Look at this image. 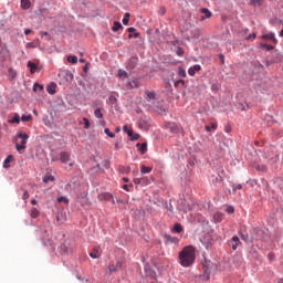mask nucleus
Segmentation results:
<instances>
[{
    "mask_svg": "<svg viewBox=\"0 0 283 283\" xmlns=\"http://www.w3.org/2000/svg\"><path fill=\"white\" fill-rule=\"evenodd\" d=\"M193 262H196V248H193L192 245L185 247L179 252V264L187 269L191 266Z\"/></svg>",
    "mask_w": 283,
    "mask_h": 283,
    "instance_id": "nucleus-1",
    "label": "nucleus"
},
{
    "mask_svg": "<svg viewBox=\"0 0 283 283\" xmlns=\"http://www.w3.org/2000/svg\"><path fill=\"white\" fill-rule=\"evenodd\" d=\"M17 138L20 139V144L15 143V149L17 151H23V149H25V145H28V138H30V136L25 133H18Z\"/></svg>",
    "mask_w": 283,
    "mask_h": 283,
    "instance_id": "nucleus-2",
    "label": "nucleus"
},
{
    "mask_svg": "<svg viewBox=\"0 0 283 283\" xmlns=\"http://www.w3.org/2000/svg\"><path fill=\"white\" fill-rule=\"evenodd\" d=\"M228 244L233 251H238V247H240L242 242H240V238H238V235H234L230 241H228Z\"/></svg>",
    "mask_w": 283,
    "mask_h": 283,
    "instance_id": "nucleus-3",
    "label": "nucleus"
},
{
    "mask_svg": "<svg viewBox=\"0 0 283 283\" xmlns=\"http://www.w3.org/2000/svg\"><path fill=\"white\" fill-rule=\"evenodd\" d=\"M98 200H106L107 202H112V205H116V201L114 200V195L109 192H103L98 196Z\"/></svg>",
    "mask_w": 283,
    "mask_h": 283,
    "instance_id": "nucleus-4",
    "label": "nucleus"
},
{
    "mask_svg": "<svg viewBox=\"0 0 283 283\" xmlns=\"http://www.w3.org/2000/svg\"><path fill=\"white\" fill-rule=\"evenodd\" d=\"M59 76H63L66 83H72L74 81V74L70 71H62Z\"/></svg>",
    "mask_w": 283,
    "mask_h": 283,
    "instance_id": "nucleus-5",
    "label": "nucleus"
},
{
    "mask_svg": "<svg viewBox=\"0 0 283 283\" xmlns=\"http://www.w3.org/2000/svg\"><path fill=\"white\" fill-rule=\"evenodd\" d=\"M166 129H169V132L171 134H179L180 132V126H178L177 124L175 123H168L166 124Z\"/></svg>",
    "mask_w": 283,
    "mask_h": 283,
    "instance_id": "nucleus-6",
    "label": "nucleus"
},
{
    "mask_svg": "<svg viewBox=\"0 0 283 283\" xmlns=\"http://www.w3.org/2000/svg\"><path fill=\"white\" fill-rule=\"evenodd\" d=\"M119 269H123V262L117 261L116 264H111L108 266L109 273H116V271H119Z\"/></svg>",
    "mask_w": 283,
    "mask_h": 283,
    "instance_id": "nucleus-7",
    "label": "nucleus"
},
{
    "mask_svg": "<svg viewBox=\"0 0 283 283\" xmlns=\"http://www.w3.org/2000/svg\"><path fill=\"white\" fill-rule=\"evenodd\" d=\"M178 207L180 211H191V206L187 202V200H181Z\"/></svg>",
    "mask_w": 283,
    "mask_h": 283,
    "instance_id": "nucleus-8",
    "label": "nucleus"
},
{
    "mask_svg": "<svg viewBox=\"0 0 283 283\" xmlns=\"http://www.w3.org/2000/svg\"><path fill=\"white\" fill-rule=\"evenodd\" d=\"M90 258H92L93 260H97V258H101V248L95 247L93 251L90 253Z\"/></svg>",
    "mask_w": 283,
    "mask_h": 283,
    "instance_id": "nucleus-9",
    "label": "nucleus"
},
{
    "mask_svg": "<svg viewBox=\"0 0 283 283\" xmlns=\"http://www.w3.org/2000/svg\"><path fill=\"white\" fill-rule=\"evenodd\" d=\"M201 70H202V66H200L199 64H196L195 66L188 70V74L189 76H196V72H200Z\"/></svg>",
    "mask_w": 283,
    "mask_h": 283,
    "instance_id": "nucleus-10",
    "label": "nucleus"
},
{
    "mask_svg": "<svg viewBox=\"0 0 283 283\" xmlns=\"http://www.w3.org/2000/svg\"><path fill=\"white\" fill-rule=\"evenodd\" d=\"M70 158H71V155H70V153H67V151H62V153L60 154V160H61V163H63V164L70 163Z\"/></svg>",
    "mask_w": 283,
    "mask_h": 283,
    "instance_id": "nucleus-11",
    "label": "nucleus"
},
{
    "mask_svg": "<svg viewBox=\"0 0 283 283\" xmlns=\"http://www.w3.org/2000/svg\"><path fill=\"white\" fill-rule=\"evenodd\" d=\"M211 180H212V185H214V187H218V185H221L222 184V176L220 175H213L211 177Z\"/></svg>",
    "mask_w": 283,
    "mask_h": 283,
    "instance_id": "nucleus-12",
    "label": "nucleus"
},
{
    "mask_svg": "<svg viewBox=\"0 0 283 283\" xmlns=\"http://www.w3.org/2000/svg\"><path fill=\"white\" fill-rule=\"evenodd\" d=\"M263 40L273 41V43H277V39L275 38V33H268L262 35Z\"/></svg>",
    "mask_w": 283,
    "mask_h": 283,
    "instance_id": "nucleus-13",
    "label": "nucleus"
},
{
    "mask_svg": "<svg viewBox=\"0 0 283 283\" xmlns=\"http://www.w3.org/2000/svg\"><path fill=\"white\" fill-rule=\"evenodd\" d=\"M12 160H14V156L9 155L3 161V168L10 169V164L12 163Z\"/></svg>",
    "mask_w": 283,
    "mask_h": 283,
    "instance_id": "nucleus-14",
    "label": "nucleus"
},
{
    "mask_svg": "<svg viewBox=\"0 0 283 283\" xmlns=\"http://www.w3.org/2000/svg\"><path fill=\"white\" fill-rule=\"evenodd\" d=\"M27 67H29L31 74H34V72H36V70H39L36 64L32 61L28 62Z\"/></svg>",
    "mask_w": 283,
    "mask_h": 283,
    "instance_id": "nucleus-15",
    "label": "nucleus"
},
{
    "mask_svg": "<svg viewBox=\"0 0 283 283\" xmlns=\"http://www.w3.org/2000/svg\"><path fill=\"white\" fill-rule=\"evenodd\" d=\"M136 147L140 151V154H147V143H138Z\"/></svg>",
    "mask_w": 283,
    "mask_h": 283,
    "instance_id": "nucleus-16",
    "label": "nucleus"
},
{
    "mask_svg": "<svg viewBox=\"0 0 283 283\" xmlns=\"http://www.w3.org/2000/svg\"><path fill=\"white\" fill-rule=\"evenodd\" d=\"M202 14H205V17H201V21H205V19H211V11H209V9L203 8L201 9Z\"/></svg>",
    "mask_w": 283,
    "mask_h": 283,
    "instance_id": "nucleus-17",
    "label": "nucleus"
},
{
    "mask_svg": "<svg viewBox=\"0 0 283 283\" xmlns=\"http://www.w3.org/2000/svg\"><path fill=\"white\" fill-rule=\"evenodd\" d=\"M145 96L147 101H155L156 99V93L151 91H146Z\"/></svg>",
    "mask_w": 283,
    "mask_h": 283,
    "instance_id": "nucleus-18",
    "label": "nucleus"
},
{
    "mask_svg": "<svg viewBox=\"0 0 283 283\" xmlns=\"http://www.w3.org/2000/svg\"><path fill=\"white\" fill-rule=\"evenodd\" d=\"M127 85H128V87L134 90V87H138L139 81H138V78H134L133 81L128 82Z\"/></svg>",
    "mask_w": 283,
    "mask_h": 283,
    "instance_id": "nucleus-19",
    "label": "nucleus"
},
{
    "mask_svg": "<svg viewBox=\"0 0 283 283\" xmlns=\"http://www.w3.org/2000/svg\"><path fill=\"white\" fill-rule=\"evenodd\" d=\"M40 214H41V212H40L39 209H36V208H32V209L30 210V217H31V218H39Z\"/></svg>",
    "mask_w": 283,
    "mask_h": 283,
    "instance_id": "nucleus-20",
    "label": "nucleus"
},
{
    "mask_svg": "<svg viewBox=\"0 0 283 283\" xmlns=\"http://www.w3.org/2000/svg\"><path fill=\"white\" fill-rule=\"evenodd\" d=\"M67 61H69V63L76 65V63H78V57L76 55H69Z\"/></svg>",
    "mask_w": 283,
    "mask_h": 283,
    "instance_id": "nucleus-21",
    "label": "nucleus"
},
{
    "mask_svg": "<svg viewBox=\"0 0 283 283\" xmlns=\"http://www.w3.org/2000/svg\"><path fill=\"white\" fill-rule=\"evenodd\" d=\"M145 271H146V274H147L149 277H156V272H154L151 269H149L148 265H145Z\"/></svg>",
    "mask_w": 283,
    "mask_h": 283,
    "instance_id": "nucleus-22",
    "label": "nucleus"
},
{
    "mask_svg": "<svg viewBox=\"0 0 283 283\" xmlns=\"http://www.w3.org/2000/svg\"><path fill=\"white\" fill-rule=\"evenodd\" d=\"M222 212H216L212 218L214 222H222Z\"/></svg>",
    "mask_w": 283,
    "mask_h": 283,
    "instance_id": "nucleus-23",
    "label": "nucleus"
},
{
    "mask_svg": "<svg viewBox=\"0 0 283 283\" xmlns=\"http://www.w3.org/2000/svg\"><path fill=\"white\" fill-rule=\"evenodd\" d=\"M251 6H254L255 8H260L262 3H264V0H250Z\"/></svg>",
    "mask_w": 283,
    "mask_h": 283,
    "instance_id": "nucleus-24",
    "label": "nucleus"
},
{
    "mask_svg": "<svg viewBox=\"0 0 283 283\" xmlns=\"http://www.w3.org/2000/svg\"><path fill=\"white\" fill-rule=\"evenodd\" d=\"M172 231L175 233H182V226H180V223H176L172 228Z\"/></svg>",
    "mask_w": 283,
    "mask_h": 283,
    "instance_id": "nucleus-25",
    "label": "nucleus"
},
{
    "mask_svg": "<svg viewBox=\"0 0 283 283\" xmlns=\"http://www.w3.org/2000/svg\"><path fill=\"white\" fill-rule=\"evenodd\" d=\"M123 29V24H120V22H114L113 24V32H118V30Z\"/></svg>",
    "mask_w": 283,
    "mask_h": 283,
    "instance_id": "nucleus-26",
    "label": "nucleus"
},
{
    "mask_svg": "<svg viewBox=\"0 0 283 283\" xmlns=\"http://www.w3.org/2000/svg\"><path fill=\"white\" fill-rule=\"evenodd\" d=\"M9 123L11 124L17 123V125H19V123H21V117L19 116V114H15L13 118L9 120Z\"/></svg>",
    "mask_w": 283,
    "mask_h": 283,
    "instance_id": "nucleus-27",
    "label": "nucleus"
},
{
    "mask_svg": "<svg viewBox=\"0 0 283 283\" xmlns=\"http://www.w3.org/2000/svg\"><path fill=\"white\" fill-rule=\"evenodd\" d=\"M21 8L28 10L30 8V0H21Z\"/></svg>",
    "mask_w": 283,
    "mask_h": 283,
    "instance_id": "nucleus-28",
    "label": "nucleus"
},
{
    "mask_svg": "<svg viewBox=\"0 0 283 283\" xmlns=\"http://www.w3.org/2000/svg\"><path fill=\"white\" fill-rule=\"evenodd\" d=\"M38 43H39V40H36L34 42H29L25 44V48L29 50L34 49V48H36Z\"/></svg>",
    "mask_w": 283,
    "mask_h": 283,
    "instance_id": "nucleus-29",
    "label": "nucleus"
},
{
    "mask_svg": "<svg viewBox=\"0 0 283 283\" xmlns=\"http://www.w3.org/2000/svg\"><path fill=\"white\" fill-rule=\"evenodd\" d=\"M150 182L149 177H142V187H147Z\"/></svg>",
    "mask_w": 283,
    "mask_h": 283,
    "instance_id": "nucleus-30",
    "label": "nucleus"
},
{
    "mask_svg": "<svg viewBox=\"0 0 283 283\" xmlns=\"http://www.w3.org/2000/svg\"><path fill=\"white\" fill-rule=\"evenodd\" d=\"M140 172L142 174H151V167L142 166Z\"/></svg>",
    "mask_w": 283,
    "mask_h": 283,
    "instance_id": "nucleus-31",
    "label": "nucleus"
},
{
    "mask_svg": "<svg viewBox=\"0 0 283 283\" xmlns=\"http://www.w3.org/2000/svg\"><path fill=\"white\" fill-rule=\"evenodd\" d=\"M117 76L119 78H127V73L125 72V70H119L118 73H117Z\"/></svg>",
    "mask_w": 283,
    "mask_h": 283,
    "instance_id": "nucleus-32",
    "label": "nucleus"
},
{
    "mask_svg": "<svg viewBox=\"0 0 283 283\" xmlns=\"http://www.w3.org/2000/svg\"><path fill=\"white\" fill-rule=\"evenodd\" d=\"M205 129L206 132H211V129H218V124L212 123L211 126H206Z\"/></svg>",
    "mask_w": 283,
    "mask_h": 283,
    "instance_id": "nucleus-33",
    "label": "nucleus"
},
{
    "mask_svg": "<svg viewBox=\"0 0 283 283\" xmlns=\"http://www.w3.org/2000/svg\"><path fill=\"white\" fill-rule=\"evenodd\" d=\"M104 134H106V136H108L109 138H115L116 137V135L114 133H112L109 130V128H105Z\"/></svg>",
    "mask_w": 283,
    "mask_h": 283,
    "instance_id": "nucleus-34",
    "label": "nucleus"
},
{
    "mask_svg": "<svg viewBox=\"0 0 283 283\" xmlns=\"http://www.w3.org/2000/svg\"><path fill=\"white\" fill-rule=\"evenodd\" d=\"M21 120L22 123H28L32 120V115H22Z\"/></svg>",
    "mask_w": 283,
    "mask_h": 283,
    "instance_id": "nucleus-35",
    "label": "nucleus"
},
{
    "mask_svg": "<svg viewBox=\"0 0 283 283\" xmlns=\"http://www.w3.org/2000/svg\"><path fill=\"white\" fill-rule=\"evenodd\" d=\"M43 182H54V176H52V175L45 176L43 178Z\"/></svg>",
    "mask_w": 283,
    "mask_h": 283,
    "instance_id": "nucleus-36",
    "label": "nucleus"
},
{
    "mask_svg": "<svg viewBox=\"0 0 283 283\" xmlns=\"http://www.w3.org/2000/svg\"><path fill=\"white\" fill-rule=\"evenodd\" d=\"M125 134H127L128 137H132L134 135V132H132V129H129V127L124 126L123 127Z\"/></svg>",
    "mask_w": 283,
    "mask_h": 283,
    "instance_id": "nucleus-37",
    "label": "nucleus"
},
{
    "mask_svg": "<svg viewBox=\"0 0 283 283\" xmlns=\"http://www.w3.org/2000/svg\"><path fill=\"white\" fill-rule=\"evenodd\" d=\"M94 115L95 118H103V113L101 112V108H96Z\"/></svg>",
    "mask_w": 283,
    "mask_h": 283,
    "instance_id": "nucleus-38",
    "label": "nucleus"
},
{
    "mask_svg": "<svg viewBox=\"0 0 283 283\" xmlns=\"http://www.w3.org/2000/svg\"><path fill=\"white\" fill-rule=\"evenodd\" d=\"M83 123H84V129H90L91 124H90V119H87V117L83 118Z\"/></svg>",
    "mask_w": 283,
    "mask_h": 283,
    "instance_id": "nucleus-39",
    "label": "nucleus"
},
{
    "mask_svg": "<svg viewBox=\"0 0 283 283\" xmlns=\"http://www.w3.org/2000/svg\"><path fill=\"white\" fill-rule=\"evenodd\" d=\"M38 90H40V92H43V85H40L39 83H35L33 85V92H38Z\"/></svg>",
    "mask_w": 283,
    "mask_h": 283,
    "instance_id": "nucleus-40",
    "label": "nucleus"
},
{
    "mask_svg": "<svg viewBox=\"0 0 283 283\" xmlns=\"http://www.w3.org/2000/svg\"><path fill=\"white\" fill-rule=\"evenodd\" d=\"M57 202H64V205H70V199L66 197H60L57 198Z\"/></svg>",
    "mask_w": 283,
    "mask_h": 283,
    "instance_id": "nucleus-41",
    "label": "nucleus"
},
{
    "mask_svg": "<svg viewBox=\"0 0 283 283\" xmlns=\"http://www.w3.org/2000/svg\"><path fill=\"white\" fill-rule=\"evenodd\" d=\"M256 169H258V171H266L268 170L266 165H259V166H256Z\"/></svg>",
    "mask_w": 283,
    "mask_h": 283,
    "instance_id": "nucleus-42",
    "label": "nucleus"
},
{
    "mask_svg": "<svg viewBox=\"0 0 283 283\" xmlns=\"http://www.w3.org/2000/svg\"><path fill=\"white\" fill-rule=\"evenodd\" d=\"M261 48H264V49L268 50V51L273 50V45H271V44L261 43Z\"/></svg>",
    "mask_w": 283,
    "mask_h": 283,
    "instance_id": "nucleus-43",
    "label": "nucleus"
},
{
    "mask_svg": "<svg viewBox=\"0 0 283 283\" xmlns=\"http://www.w3.org/2000/svg\"><path fill=\"white\" fill-rule=\"evenodd\" d=\"M166 239L168 240V242H178V238H172L170 235H166Z\"/></svg>",
    "mask_w": 283,
    "mask_h": 283,
    "instance_id": "nucleus-44",
    "label": "nucleus"
},
{
    "mask_svg": "<svg viewBox=\"0 0 283 283\" xmlns=\"http://www.w3.org/2000/svg\"><path fill=\"white\" fill-rule=\"evenodd\" d=\"M28 198H30V192H28V190H24L22 195V200H28Z\"/></svg>",
    "mask_w": 283,
    "mask_h": 283,
    "instance_id": "nucleus-45",
    "label": "nucleus"
},
{
    "mask_svg": "<svg viewBox=\"0 0 283 283\" xmlns=\"http://www.w3.org/2000/svg\"><path fill=\"white\" fill-rule=\"evenodd\" d=\"M9 76H11V78H14L17 76V72H14V70L9 69Z\"/></svg>",
    "mask_w": 283,
    "mask_h": 283,
    "instance_id": "nucleus-46",
    "label": "nucleus"
},
{
    "mask_svg": "<svg viewBox=\"0 0 283 283\" xmlns=\"http://www.w3.org/2000/svg\"><path fill=\"white\" fill-rule=\"evenodd\" d=\"M179 76H181V78H185V76H187V72H185V70L179 69Z\"/></svg>",
    "mask_w": 283,
    "mask_h": 283,
    "instance_id": "nucleus-47",
    "label": "nucleus"
},
{
    "mask_svg": "<svg viewBox=\"0 0 283 283\" xmlns=\"http://www.w3.org/2000/svg\"><path fill=\"white\" fill-rule=\"evenodd\" d=\"M108 101H109V103H112V105H114V103H116V96L111 95V96L108 97Z\"/></svg>",
    "mask_w": 283,
    "mask_h": 283,
    "instance_id": "nucleus-48",
    "label": "nucleus"
},
{
    "mask_svg": "<svg viewBox=\"0 0 283 283\" xmlns=\"http://www.w3.org/2000/svg\"><path fill=\"white\" fill-rule=\"evenodd\" d=\"M130 140H138V138H140L139 134H133L132 137H129Z\"/></svg>",
    "mask_w": 283,
    "mask_h": 283,
    "instance_id": "nucleus-49",
    "label": "nucleus"
},
{
    "mask_svg": "<svg viewBox=\"0 0 283 283\" xmlns=\"http://www.w3.org/2000/svg\"><path fill=\"white\" fill-rule=\"evenodd\" d=\"M46 92L50 94H56V91H54L52 86H48Z\"/></svg>",
    "mask_w": 283,
    "mask_h": 283,
    "instance_id": "nucleus-50",
    "label": "nucleus"
},
{
    "mask_svg": "<svg viewBox=\"0 0 283 283\" xmlns=\"http://www.w3.org/2000/svg\"><path fill=\"white\" fill-rule=\"evenodd\" d=\"M177 54L178 56H182V54H185V51L182 50V48L177 49Z\"/></svg>",
    "mask_w": 283,
    "mask_h": 283,
    "instance_id": "nucleus-51",
    "label": "nucleus"
},
{
    "mask_svg": "<svg viewBox=\"0 0 283 283\" xmlns=\"http://www.w3.org/2000/svg\"><path fill=\"white\" fill-rule=\"evenodd\" d=\"M124 174H129V171H132V168L130 167H123V170H122Z\"/></svg>",
    "mask_w": 283,
    "mask_h": 283,
    "instance_id": "nucleus-52",
    "label": "nucleus"
},
{
    "mask_svg": "<svg viewBox=\"0 0 283 283\" xmlns=\"http://www.w3.org/2000/svg\"><path fill=\"white\" fill-rule=\"evenodd\" d=\"M241 238H242V240H244V242H249V234L241 233Z\"/></svg>",
    "mask_w": 283,
    "mask_h": 283,
    "instance_id": "nucleus-53",
    "label": "nucleus"
},
{
    "mask_svg": "<svg viewBox=\"0 0 283 283\" xmlns=\"http://www.w3.org/2000/svg\"><path fill=\"white\" fill-rule=\"evenodd\" d=\"M123 24L128 25L129 24V18H123Z\"/></svg>",
    "mask_w": 283,
    "mask_h": 283,
    "instance_id": "nucleus-54",
    "label": "nucleus"
},
{
    "mask_svg": "<svg viewBox=\"0 0 283 283\" xmlns=\"http://www.w3.org/2000/svg\"><path fill=\"white\" fill-rule=\"evenodd\" d=\"M238 189H242L241 184H238L237 186H233V191H238Z\"/></svg>",
    "mask_w": 283,
    "mask_h": 283,
    "instance_id": "nucleus-55",
    "label": "nucleus"
},
{
    "mask_svg": "<svg viewBox=\"0 0 283 283\" xmlns=\"http://www.w3.org/2000/svg\"><path fill=\"white\" fill-rule=\"evenodd\" d=\"M134 182L135 185H142V178H135Z\"/></svg>",
    "mask_w": 283,
    "mask_h": 283,
    "instance_id": "nucleus-56",
    "label": "nucleus"
},
{
    "mask_svg": "<svg viewBox=\"0 0 283 283\" xmlns=\"http://www.w3.org/2000/svg\"><path fill=\"white\" fill-rule=\"evenodd\" d=\"M247 39H248V41L255 39V33L250 34Z\"/></svg>",
    "mask_w": 283,
    "mask_h": 283,
    "instance_id": "nucleus-57",
    "label": "nucleus"
},
{
    "mask_svg": "<svg viewBox=\"0 0 283 283\" xmlns=\"http://www.w3.org/2000/svg\"><path fill=\"white\" fill-rule=\"evenodd\" d=\"M275 259V254L274 253H270L269 254V260H274Z\"/></svg>",
    "mask_w": 283,
    "mask_h": 283,
    "instance_id": "nucleus-58",
    "label": "nucleus"
},
{
    "mask_svg": "<svg viewBox=\"0 0 283 283\" xmlns=\"http://www.w3.org/2000/svg\"><path fill=\"white\" fill-rule=\"evenodd\" d=\"M31 32H32V30H30V29L24 30L25 36H28V34H30Z\"/></svg>",
    "mask_w": 283,
    "mask_h": 283,
    "instance_id": "nucleus-59",
    "label": "nucleus"
},
{
    "mask_svg": "<svg viewBox=\"0 0 283 283\" xmlns=\"http://www.w3.org/2000/svg\"><path fill=\"white\" fill-rule=\"evenodd\" d=\"M123 189H124L125 191H129V185H124V186H123Z\"/></svg>",
    "mask_w": 283,
    "mask_h": 283,
    "instance_id": "nucleus-60",
    "label": "nucleus"
},
{
    "mask_svg": "<svg viewBox=\"0 0 283 283\" xmlns=\"http://www.w3.org/2000/svg\"><path fill=\"white\" fill-rule=\"evenodd\" d=\"M226 132H227V134H229V133L231 132V127H230V126H227V127H226Z\"/></svg>",
    "mask_w": 283,
    "mask_h": 283,
    "instance_id": "nucleus-61",
    "label": "nucleus"
},
{
    "mask_svg": "<svg viewBox=\"0 0 283 283\" xmlns=\"http://www.w3.org/2000/svg\"><path fill=\"white\" fill-rule=\"evenodd\" d=\"M227 211H228V213H233L234 210H233V208H228Z\"/></svg>",
    "mask_w": 283,
    "mask_h": 283,
    "instance_id": "nucleus-62",
    "label": "nucleus"
},
{
    "mask_svg": "<svg viewBox=\"0 0 283 283\" xmlns=\"http://www.w3.org/2000/svg\"><path fill=\"white\" fill-rule=\"evenodd\" d=\"M123 181H124V182H129V178L124 177V178H123Z\"/></svg>",
    "mask_w": 283,
    "mask_h": 283,
    "instance_id": "nucleus-63",
    "label": "nucleus"
},
{
    "mask_svg": "<svg viewBox=\"0 0 283 283\" xmlns=\"http://www.w3.org/2000/svg\"><path fill=\"white\" fill-rule=\"evenodd\" d=\"M31 205H36V199H32Z\"/></svg>",
    "mask_w": 283,
    "mask_h": 283,
    "instance_id": "nucleus-64",
    "label": "nucleus"
}]
</instances>
